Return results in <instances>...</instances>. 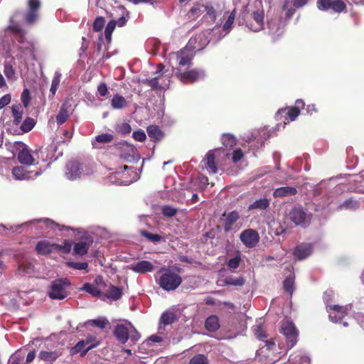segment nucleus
<instances>
[{
  "label": "nucleus",
  "instance_id": "f257e3e1",
  "mask_svg": "<svg viewBox=\"0 0 364 364\" xmlns=\"http://www.w3.org/2000/svg\"><path fill=\"white\" fill-rule=\"evenodd\" d=\"M272 0H235L234 2L235 9L229 15L223 25V31L218 36L223 38L229 33L235 18L236 11H240L242 16L243 22L246 27L253 31L259 32L264 29L265 24V15L271 8Z\"/></svg>",
  "mask_w": 364,
  "mask_h": 364
},
{
  "label": "nucleus",
  "instance_id": "f03ea898",
  "mask_svg": "<svg viewBox=\"0 0 364 364\" xmlns=\"http://www.w3.org/2000/svg\"><path fill=\"white\" fill-rule=\"evenodd\" d=\"M220 32V26H215L211 31H205L191 38L188 44L181 50L171 53L168 55L170 65H191L196 50L203 49L210 42H218L222 38V36H218Z\"/></svg>",
  "mask_w": 364,
  "mask_h": 364
},
{
  "label": "nucleus",
  "instance_id": "7ed1b4c3",
  "mask_svg": "<svg viewBox=\"0 0 364 364\" xmlns=\"http://www.w3.org/2000/svg\"><path fill=\"white\" fill-rule=\"evenodd\" d=\"M114 335L119 342L124 344L130 340L132 343L140 338V333L136 331L131 322L117 324L114 329Z\"/></svg>",
  "mask_w": 364,
  "mask_h": 364
},
{
  "label": "nucleus",
  "instance_id": "20e7f679",
  "mask_svg": "<svg viewBox=\"0 0 364 364\" xmlns=\"http://www.w3.org/2000/svg\"><path fill=\"white\" fill-rule=\"evenodd\" d=\"M137 179L138 175L134 168L126 165L119 167L109 177V182L124 186L129 185Z\"/></svg>",
  "mask_w": 364,
  "mask_h": 364
},
{
  "label": "nucleus",
  "instance_id": "39448f33",
  "mask_svg": "<svg viewBox=\"0 0 364 364\" xmlns=\"http://www.w3.org/2000/svg\"><path fill=\"white\" fill-rule=\"evenodd\" d=\"M304 107V102L302 100H298L296 102V106L291 107H284L278 110L275 114L277 121H282L284 124L293 122L299 116V109Z\"/></svg>",
  "mask_w": 364,
  "mask_h": 364
},
{
  "label": "nucleus",
  "instance_id": "423d86ee",
  "mask_svg": "<svg viewBox=\"0 0 364 364\" xmlns=\"http://www.w3.org/2000/svg\"><path fill=\"white\" fill-rule=\"evenodd\" d=\"M67 279H60L51 282L48 294L51 299L63 300L68 295L67 288L70 286Z\"/></svg>",
  "mask_w": 364,
  "mask_h": 364
},
{
  "label": "nucleus",
  "instance_id": "0eeeda50",
  "mask_svg": "<svg viewBox=\"0 0 364 364\" xmlns=\"http://www.w3.org/2000/svg\"><path fill=\"white\" fill-rule=\"evenodd\" d=\"M350 308V306L327 305L326 310L328 312L330 321L342 323L344 327H347L349 323L344 319L348 316Z\"/></svg>",
  "mask_w": 364,
  "mask_h": 364
},
{
  "label": "nucleus",
  "instance_id": "6e6552de",
  "mask_svg": "<svg viewBox=\"0 0 364 364\" xmlns=\"http://www.w3.org/2000/svg\"><path fill=\"white\" fill-rule=\"evenodd\" d=\"M182 282V278L178 274L166 271L159 279L158 284L164 290L169 291L176 289Z\"/></svg>",
  "mask_w": 364,
  "mask_h": 364
},
{
  "label": "nucleus",
  "instance_id": "1a4fd4ad",
  "mask_svg": "<svg viewBox=\"0 0 364 364\" xmlns=\"http://www.w3.org/2000/svg\"><path fill=\"white\" fill-rule=\"evenodd\" d=\"M93 172L91 168H84V165L77 161H70L66 165L65 176L70 181L80 178L83 176L90 175Z\"/></svg>",
  "mask_w": 364,
  "mask_h": 364
},
{
  "label": "nucleus",
  "instance_id": "9d476101",
  "mask_svg": "<svg viewBox=\"0 0 364 364\" xmlns=\"http://www.w3.org/2000/svg\"><path fill=\"white\" fill-rule=\"evenodd\" d=\"M164 66L161 64L158 65L156 74L158 75L154 78L146 80L144 83L147 84L154 90L166 89L170 84V77L168 75H164L163 72Z\"/></svg>",
  "mask_w": 364,
  "mask_h": 364
},
{
  "label": "nucleus",
  "instance_id": "9b49d317",
  "mask_svg": "<svg viewBox=\"0 0 364 364\" xmlns=\"http://www.w3.org/2000/svg\"><path fill=\"white\" fill-rule=\"evenodd\" d=\"M281 331L286 338L288 348H293L297 343L299 332L294 323L289 320H284L281 325Z\"/></svg>",
  "mask_w": 364,
  "mask_h": 364
},
{
  "label": "nucleus",
  "instance_id": "f8f14e48",
  "mask_svg": "<svg viewBox=\"0 0 364 364\" xmlns=\"http://www.w3.org/2000/svg\"><path fill=\"white\" fill-rule=\"evenodd\" d=\"M289 219L296 225L307 226L311 220V215L301 207L293 208L289 213Z\"/></svg>",
  "mask_w": 364,
  "mask_h": 364
},
{
  "label": "nucleus",
  "instance_id": "ddd939ff",
  "mask_svg": "<svg viewBox=\"0 0 364 364\" xmlns=\"http://www.w3.org/2000/svg\"><path fill=\"white\" fill-rule=\"evenodd\" d=\"M316 5L320 11L331 9L336 13H341L346 10V4L343 0H317Z\"/></svg>",
  "mask_w": 364,
  "mask_h": 364
},
{
  "label": "nucleus",
  "instance_id": "4468645a",
  "mask_svg": "<svg viewBox=\"0 0 364 364\" xmlns=\"http://www.w3.org/2000/svg\"><path fill=\"white\" fill-rule=\"evenodd\" d=\"M23 14L20 11H16L12 16L10 18V24L4 29L3 36L2 33L0 34L1 38H2L3 41H7L11 35H22V29L20 26L16 23L18 21V16H22Z\"/></svg>",
  "mask_w": 364,
  "mask_h": 364
},
{
  "label": "nucleus",
  "instance_id": "2eb2a0df",
  "mask_svg": "<svg viewBox=\"0 0 364 364\" xmlns=\"http://www.w3.org/2000/svg\"><path fill=\"white\" fill-rule=\"evenodd\" d=\"M176 76L183 83H192L204 79L205 73L201 69H193L188 72H177Z\"/></svg>",
  "mask_w": 364,
  "mask_h": 364
},
{
  "label": "nucleus",
  "instance_id": "dca6fc26",
  "mask_svg": "<svg viewBox=\"0 0 364 364\" xmlns=\"http://www.w3.org/2000/svg\"><path fill=\"white\" fill-rule=\"evenodd\" d=\"M240 240L249 248L255 247L259 241V233L253 229L243 230L240 235Z\"/></svg>",
  "mask_w": 364,
  "mask_h": 364
},
{
  "label": "nucleus",
  "instance_id": "f3484780",
  "mask_svg": "<svg viewBox=\"0 0 364 364\" xmlns=\"http://www.w3.org/2000/svg\"><path fill=\"white\" fill-rule=\"evenodd\" d=\"M42 171H28L26 167L23 166H16L12 170L13 177L16 180H28L34 178L41 175Z\"/></svg>",
  "mask_w": 364,
  "mask_h": 364
},
{
  "label": "nucleus",
  "instance_id": "a211bd4d",
  "mask_svg": "<svg viewBox=\"0 0 364 364\" xmlns=\"http://www.w3.org/2000/svg\"><path fill=\"white\" fill-rule=\"evenodd\" d=\"M18 153L17 158L21 164L30 166L33 164L35 160L28 146L23 142H18Z\"/></svg>",
  "mask_w": 364,
  "mask_h": 364
},
{
  "label": "nucleus",
  "instance_id": "6ab92c4d",
  "mask_svg": "<svg viewBox=\"0 0 364 364\" xmlns=\"http://www.w3.org/2000/svg\"><path fill=\"white\" fill-rule=\"evenodd\" d=\"M28 11L25 15V21L27 24H33L38 18V11L41 7L40 0H28Z\"/></svg>",
  "mask_w": 364,
  "mask_h": 364
},
{
  "label": "nucleus",
  "instance_id": "aec40b11",
  "mask_svg": "<svg viewBox=\"0 0 364 364\" xmlns=\"http://www.w3.org/2000/svg\"><path fill=\"white\" fill-rule=\"evenodd\" d=\"M309 0H284L282 10L286 11L285 16L290 18L294 14L295 9H299L305 6Z\"/></svg>",
  "mask_w": 364,
  "mask_h": 364
},
{
  "label": "nucleus",
  "instance_id": "412c9836",
  "mask_svg": "<svg viewBox=\"0 0 364 364\" xmlns=\"http://www.w3.org/2000/svg\"><path fill=\"white\" fill-rule=\"evenodd\" d=\"M128 269L135 273L143 274L147 272H151L154 269V265L149 261L141 260L130 264Z\"/></svg>",
  "mask_w": 364,
  "mask_h": 364
},
{
  "label": "nucleus",
  "instance_id": "4be33fe9",
  "mask_svg": "<svg viewBox=\"0 0 364 364\" xmlns=\"http://www.w3.org/2000/svg\"><path fill=\"white\" fill-rule=\"evenodd\" d=\"M218 151V150L209 151L207 153L205 158L202 161L203 164L202 167L205 168L210 173H216L218 172V168L215 164V153Z\"/></svg>",
  "mask_w": 364,
  "mask_h": 364
},
{
  "label": "nucleus",
  "instance_id": "5701e85b",
  "mask_svg": "<svg viewBox=\"0 0 364 364\" xmlns=\"http://www.w3.org/2000/svg\"><path fill=\"white\" fill-rule=\"evenodd\" d=\"M223 217L224 218V230L228 232L232 230L233 225L240 218V215L237 211L233 210L228 213H223Z\"/></svg>",
  "mask_w": 364,
  "mask_h": 364
},
{
  "label": "nucleus",
  "instance_id": "b1692460",
  "mask_svg": "<svg viewBox=\"0 0 364 364\" xmlns=\"http://www.w3.org/2000/svg\"><path fill=\"white\" fill-rule=\"evenodd\" d=\"M313 247L311 244H301L296 247L294 255L299 260L304 259L311 255Z\"/></svg>",
  "mask_w": 364,
  "mask_h": 364
},
{
  "label": "nucleus",
  "instance_id": "393cba45",
  "mask_svg": "<svg viewBox=\"0 0 364 364\" xmlns=\"http://www.w3.org/2000/svg\"><path fill=\"white\" fill-rule=\"evenodd\" d=\"M61 355V352L58 350H41L38 354V358L49 364H52Z\"/></svg>",
  "mask_w": 364,
  "mask_h": 364
},
{
  "label": "nucleus",
  "instance_id": "a878e982",
  "mask_svg": "<svg viewBox=\"0 0 364 364\" xmlns=\"http://www.w3.org/2000/svg\"><path fill=\"white\" fill-rule=\"evenodd\" d=\"M98 342H95V344H91L87 346V342L84 341H80L77 343L71 349L73 354L80 353L82 356H84L90 350L97 346Z\"/></svg>",
  "mask_w": 364,
  "mask_h": 364
},
{
  "label": "nucleus",
  "instance_id": "bb28decb",
  "mask_svg": "<svg viewBox=\"0 0 364 364\" xmlns=\"http://www.w3.org/2000/svg\"><path fill=\"white\" fill-rule=\"evenodd\" d=\"M70 105L68 101L64 102L60 107V110L56 115V122L58 125L65 123L69 117Z\"/></svg>",
  "mask_w": 364,
  "mask_h": 364
},
{
  "label": "nucleus",
  "instance_id": "cd10ccee",
  "mask_svg": "<svg viewBox=\"0 0 364 364\" xmlns=\"http://www.w3.org/2000/svg\"><path fill=\"white\" fill-rule=\"evenodd\" d=\"M31 223L35 224L38 229L46 230L48 231L55 230L58 227L56 223L48 218L36 220L31 221Z\"/></svg>",
  "mask_w": 364,
  "mask_h": 364
},
{
  "label": "nucleus",
  "instance_id": "c85d7f7f",
  "mask_svg": "<svg viewBox=\"0 0 364 364\" xmlns=\"http://www.w3.org/2000/svg\"><path fill=\"white\" fill-rule=\"evenodd\" d=\"M114 139V136L111 134H99L92 141V145L95 149H100L101 144L110 143Z\"/></svg>",
  "mask_w": 364,
  "mask_h": 364
},
{
  "label": "nucleus",
  "instance_id": "c756f323",
  "mask_svg": "<svg viewBox=\"0 0 364 364\" xmlns=\"http://www.w3.org/2000/svg\"><path fill=\"white\" fill-rule=\"evenodd\" d=\"M289 363V364H309L310 358L303 352L298 351L290 355Z\"/></svg>",
  "mask_w": 364,
  "mask_h": 364
},
{
  "label": "nucleus",
  "instance_id": "7c9ffc66",
  "mask_svg": "<svg viewBox=\"0 0 364 364\" xmlns=\"http://www.w3.org/2000/svg\"><path fill=\"white\" fill-rule=\"evenodd\" d=\"M296 193L297 191L294 187L283 186L275 189L273 192V196L274 198L291 196L296 195Z\"/></svg>",
  "mask_w": 364,
  "mask_h": 364
},
{
  "label": "nucleus",
  "instance_id": "2f4dec72",
  "mask_svg": "<svg viewBox=\"0 0 364 364\" xmlns=\"http://www.w3.org/2000/svg\"><path fill=\"white\" fill-rule=\"evenodd\" d=\"M62 74L60 71H55L54 76L53 77L52 82H51V86L50 87L49 90V95H48V99L52 100L54 98L56 92L59 87L60 82L61 80Z\"/></svg>",
  "mask_w": 364,
  "mask_h": 364
},
{
  "label": "nucleus",
  "instance_id": "473e14b6",
  "mask_svg": "<svg viewBox=\"0 0 364 364\" xmlns=\"http://www.w3.org/2000/svg\"><path fill=\"white\" fill-rule=\"evenodd\" d=\"M270 205V200L267 198H262L255 200L252 203H251L249 207V210H264L269 208Z\"/></svg>",
  "mask_w": 364,
  "mask_h": 364
},
{
  "label": "nucleus",
  "instance_id": "72a5a7b5",
  "mask_svg": "<svg viewBox=\"0 0 364 364\" xmlns=\"http://www.w3.org/2000/svg\"><path fill=\"white\" fill-rule=\"evenodd\" d=\"M34 272V266L31 262H23L18 265L17 273L22 276H31Z\"/></svg>",
  "mask_w": 364,
  "mask_h": 364
},
{
  "label": "nucleus",
  "instance_id": "f704fd0d",
  "mask_svg": "<svg viewBox=\"0 0 364 364\" xmlns=\"http://www.w3.org/2000/svg\"><path fill=\"white\" fill-rule=\"evenodd\" d=\"M205 328L210 332H215L220 328L219 318L212 315L208 317L205 322Z\"/></svg>",
  "mask_w": 364,
  "mask_h": 364
},
{
  "label": "nucleus",
  "instance_id": "c9c22d12",
  "mask_svg": "<svg viewBox=\"0 0 364 364\" xmlns=\"http://www.w3.org/2000/svg\"><path fill=\"white\" fill-rule=\"evenodd\" d=\"M55 244H50L49 242L43 240L38 242L36 245V250L38 254L48 255L51 252Z\"/></svg>",
  "mask_w": 364,
  "mask_h": 364
},
{
  "label": "nucleus",
  "instance_id": "e433bc0d",
  "mask_svg": "<svg viewBox=\"0 0 364 364\" xmlns=\"http://www.w3.org/2000/svg\"><path fill=\"white\" fill-rule=\"evenodd\" d=\"M111 106L114 109H122L127 106V102L123 96L116 94L111 100Z\"/></svg>",
  "mask_w": 364,
  "mask_h": 364
},
{
  "label": "nucleus",
  "instance_id": "4c0bfd02",
  "mask_svg": "<svg viewBox=\"0 0 364 364\" xmlns=\"http://www.w3.org/2000/svg\"><path fill=\"white\" fill-rule=\"evenodd\" d=\"M148 136L154 141L161 140L164 134L159 127L155 125L149 126L146 129Z\"/></svg>",
  "mask_w": 364,
  "mask_h": 364
},
{
  "label": "nucleus",
  "instance_id": "58836bf2",
  "mask_svg": "<svg viewBox=\"0 0 364 364\" xmlns=\"http://www.w3.org/2000/svg\"><path fill=\"white\" fill-rule=\"evenodd\" d=\"M267 26L269 28V34L273 38L279 36L282 33V28L274 21H268Z\"/></svg>",
  "mask_w": 364,
  "mask_h": 364
},
{
  "label": "nucleus",
  "instance_id": "ea45409f",
  "mask_svg": "<svg viewBox=\"0 0 364 364\" xmlns=\"http://www.w3.org/2000/svg\"><path fill=\"white\" fill-rule=\"evenodd\" d=\"M360 207L359 201L353 199H348L344 201L339 205V209L341 210H355L358 209Z\"/></svg>",
  "mask_w": 364,
  "mask_h": 364
},
{
  "label": "nucleus",
  "instance_id": "a19ab883",
  "mask_svg": "<svg viewBox=\"0 0 364 364\" xmlns=\"http://www.w3.org/2000/svg\"><path fill=\"white\" fill-rule=\"evenodd\" d=\"M12 114L14 117V122L17 125L22 119L23 110L20 104L13 105L11 107Z\"/></svg>",
  "mask_w": 364,
  "mask_h": 364
},
{
  "label": "nucleus",
  "instance_id": "79ce46f5",
  "mask_svg": "<svg viewBox=\"0 0 364 364\" xmlns=\"http://www.w3.org/2000/svg\"><path fill=\"white\" fill-rule=\"evenodd\" d=\"M81 290L85 291L93 296H100L102 294L101 291L97 287V285L90 283H85L81 288Z\"/></svg>",
  "mask_w": 364,
  "mask_h": 364
},
{
  "label": "nucleus",
  "instance_id": "37998d69",
  "mask_svg": "<svg viewBox=\"0 0 364 364\" xmlns=\"http://www.w3.org/2000/svg\"><path fill=\"white\" fill-rule=\"evenodd\" d=\"M89 247V244L86 242H77L74 245L73 253L77 255H84L87 252Z\"/></svg>",
  "mask_w": 364,
  "mask_h": 364
},
{
  "label": "nucleus",
  "instance_id": "c03bdc74",
  "mask_svg": "<svg viewBox=\"0 0 364 364\" xmlns=\"http://www.w3.org/2000/svg\"><path fill=\"white\" fill-rule=\"evenodd\" d=\"M107 296L108 298H111L114 300H118L122 296V289L117 287L111 286L107 292Z\"/></svg>",
  "mask_w": 364,
  "mask_h": 364
},
{
  "label": "nucleus",
  "instance_id": "a18cd8bd",
  "mask_svg": "<svg viewBox=\"0 0 364 364\" xmlns=\"http://www.w3.org/2000/svg\"><path fill=\"white\" fill-rule=\"evenodd\" d=\"M284 290L291 295L294 289V276L290 274L287 277L283 283Z\"/></svg>",
  "mask_w": 364,
  "mask_h": 364
},
{
  "label": "nucleus",
  "instance_id": "49530a36",
  "mask_svg": "<svg viewBox=\"0 0 364 364\" xmlns=\"http://www.w3.org/2000/svg\"><path fill=\"white\" fill-rule=\"evenodd\" d=\"M176 320V315L171 311H166L161 316V323L166 326L171 324Z\"/></svg>",
  "mask_w": 364,
  "mask_h": 364
},
{
  "label": "nucleus",
  "instance_id": "de8ad7c7",
  "mask_svg": "<svg viewBox=\"0 0 364 364\" xmlns=\"http://www.w3.org/2000/svg\"><path fill=\"white\" fill-rule=\"evenodd\" d=\"M222 143L226 148L232 147L236 144V139L232 134H224L222 136Z\"/></svg>",
  "mask_w": 364,
  "mask_h": 364
},
{
  "label": "nucleus",
  "instance_id": "09e8293b",
  "mask_svg": "<svg viewBox=\"0 0 364 364\" xmlns=\"http://www.w3.org/2000/svg\"><path fill=\"white\" fill-rule=\"evenodd\" d=\"M224 282L228 286H242L245 284V279L243 277H229L225 279Z\"/></svg>",
  "mask_w": 364,
  "mask_h": 364
},
{
  "label": "nucleus",
  "instance_id": "8fccbe9b",
  "mask_svg": "<svg viewBox=\"0 0 364 364\" xmlns=\"http://www.w3.org/2000/svg\"><path fill=\"white\" fill-rule=\"evenodd\" d=\"M207 9L206 4H195L190 10V14L193 16H198L200 14L205 13V10Z\"/></svg>",
  "mask_w": 364,
  "mask_h": 364
},
{
  "label": "nucleus",
  "instance_id": "3c124183",
  "mask_svg": "<svg viewBox=\"0 0 364 364\" xmlns=\"http://www.w3.org/2000/svg\"><path fill=\"white\" fill-rule=\"evenodd\" d=\"M4 74L9 80H14L16 79V72L13 68V65L10 63H5L4 64Z\"/></svg>",
  "mask_w": 364,
  "mask_h": 364
},
{
  "label": "nucleus",
  "instance_id": "603ef678",
  "mask_svg": "<svg viewBox=\"0 0 364 364\" xmlns=\"http://www.w3.org/2000/svg\"><path fill=\"white\" fill-rule=\"evenodd\" d=\"M35 125V121L32 118L27 117L21 124V129L23 133L31 131Z\"/></svg>",
  "mask_w": 364,
  "mask_h": 364
},
{
  "label": "nucleus",
  "instance_id": "864d4df0",
  "mask_svg": "<svg viewBox=\"0 0 364 364\" xmlns=\"http://www.w3.org/2000/svg\"><path fill=\"white\" fill-rule=\"evenodd\" d=\"M188 364H208V359L203 354H197L189 360Z\"/></svg>",
  "mask_w": 364,
  "mask_h": 364
},
{
  "label": "nucleus",
  "instance_id": "5fc2aeb1",
  "mask_svg": "<svg viewBox=\"0 0 364 364\" xmlns=\"http://www.w3.org/2000/svg\"><path fill=\"white\" fill-rule=\"evenodd\" d=\"M141 233L148 240L153 242L154 243L159 242L162 240V237L158 234H154L146 230H142Z\"/></svg>",
  "mask_w": 364,
  "mask_h": 364
},
{
  "label": "nucleus",
  "instance_id": "6e6d98bb",
  "mask_svg": "<svg viewBox=\"0 0 364 364\" xmlns=\"http://www.w3.org/2000/svg\"><path fill=\"white\" fill-rule=\"evenodd\" d=\"M255 336L257 338L262 340L267 338V334L261 323H258L252 327Z\"/></svg>",
  "mask_w": 364,
  "mask_h": 364
},
{
  "label": "nucleus",
  "instance_id": "4d7b16f0",
  "mask_svg": "<svg viewBox=\"0 0 364 364\" xmlns=\"http://www.w3.org/2000/svg\"><path fill=\"white\" fill-rule=\"evenodd\" d=\"M87 323L90 324L92 326H97L101 329H103L108 323V321L105 318H99L97 319L90 320L87 322Z\"/></svg>",
  "mask_w": 364,
  "mask_h": 364
},
{
  "label": "nucleus",
  "instance_id": "13d9d810",
  "mask_svg": "<svg viewBox=\"0 0 364 364\" xmlns=\"http://www.w3.org/2000/svg\"><path fill=\"white\" fill-rule=\"evenodd\" d=\"M161 211L164 215L167 217H172L176 214L177 209L171 205H165L162 208Z\"/></svg>",
  "mask_w": 364,
  "mask_h": 364
},
{
  "label": "nucleus",
  "instance_id": "bf43d9fd",
  "mask_svg": "<svg viewBox=\"0 0 364 364\" xmlns=\"http://www.w3.org/2000/svg\"><path fill=\"white\" fill-rule=\"evenodd\" d=\"M105 26V19L103 17H97L93 23V30L95 31H100Z\"/></svg>",
  "mask_w": 364,
  "mask_h": 364
},
{
  "label": "nucleus",
  "instance_id": "052dcab7",
  "mask_svg": "<svg viewBox=\"0 0 364 364\" xmlns=\"http://www.w3.org/2000/svg\"><path fill=\"white\" fill-rule=\"evenodd\" d=\"M68 266L75 269L84 270L87 269L88 264L87 262H68Z\"/></svg>",
  "mask_w": 364,
  "mask_h": 364
},
{
  "label": "nucleus",
  "instance_id": "680f3d73",
  "mask_svg": "<svg viewBox=\"0 0 364 364\" xmlns=\"http://www.w3.org/2000/svg\"><path fill=\"white\" fill-rule=\"evenodd\" d=\"M243 157V152L240 149L234 150L232 154V160L234 163H237L240 161Z\"/></svg>",
  "mask_w": 364,
  "mask_h": 364
},
{
  "label": "nucleus",
  "instance_id": "e2e57ef3",
  "mask_svg": "<svg viewBox=\"0 0 364 364\" xmlns=\"http://www.w3.org/2000/svg\"><path fill=\"white\" fill-rule=\"evenodd\" d=\"M132 136L133 138L138 141H144L146 138V134L142 130L134 132Z\"/></svg>",
  "mask_w": 364,
  "mask_h": 364
},
{
  "label": "nucleus",
  "instance_id": "0e129e2a",
  "mask_svg": "<svg viewBox=\"0 0 364 364\" xmlns=\"http://www.w3.org/2000/svg\"><path fill=\"white\" fill-rule=\"evenodd\" d=\"M266 357L265 360H262V358L260 357L259 355H257L255 359V363L257 362H261V364H273L275 360L272 358H268L269 356V353L267 355H264Z\"/></svg>",
  "mask_w": 364,
  "mask_h": 364
},
{
  "label": "nucleus",
  "instance_id": "69168bd1",
  "mask_svg": "<svg viewBox=\"0 0 364 364\" xmlns=\"http://www.w3.org/2000/svg\"><path fill=\"white\" fill-rule=\"evenodd\" d=\"M21 53L17 54L18 57H23L24 55H31L32 54L31 46H21Z\"/></svg>",
  "mask_w": 364,
  "mask_h": 364
},
{
  "label": "nucleus",
  "instance_id": "338daca9",
  "mask_svg": "<svg viewBox=\"0 0 364 364\" xmlns=\"http://www.w3.org/2000/svg\"><path fill=\"white\" fill-rule=\"evenodd\" d=\"M21 100L25 107H26L30 102L29 91L28 89H24L21 94Z\"/></svg>",
  "mask_w": 364,
  "mask_h": 364
},
{
  "label": "nucleus",
  "instance_id": "774afa93",
  "mask_svg": "<svg viewBox=\"0 0 364 364\" xmlns=\"http://www.w3.org/2000/svg\"><path fill=\"white\" fill-rule=\"evenodd\" d=\"M97 91L100 96H106L108 93L107 85L105 82H101L97 87Z\"/></svg>",
  "mask_w": 364,
  "mask_h": 364
}]
</instances>
